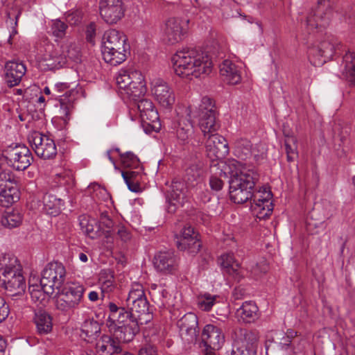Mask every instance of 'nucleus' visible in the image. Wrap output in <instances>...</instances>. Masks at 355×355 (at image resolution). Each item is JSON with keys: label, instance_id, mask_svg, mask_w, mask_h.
Masks as SVG:
<instances>
[{"label": "nucleus", "instance_id": "nucleus-1", "mask_svg": "<svg viewBox=\"0 0 355 355\" xmlns=\"http://www.w3.org/2000/svg\"><path fill=\"white\" fill-rule=\"evenodd\" d=\"M172 62L175 73L180 77L200 78L209 75L212 69V62L207 53L195 49L178 51Z\"/></svg>", "mask_w": 355, "mask_h": 355}, {"label": "nucleus", "instance_id": "nucleus-2", "mask_svg": "<svg viewBox=\"0 0 355 355\" xmlns=\"http://www.w3.org/2000/svg\"><path fill=\"white\" fill-rule=\"evenodd\" d=\"M18 259L10 254H0V286L11 297H21L26 283Z\"/></svg>", "mask_w": 355, "mask_h": 355}, {"label": "nucleus", "instance_id": "nucleus-3", "mask_svg": "<svg viewBox=\"0 0 355 355\" xmlns=\"http://www.w3.org/2000/svg\"><path fill=\"white\" fill-rule=\"evenodd\" d=\"M123 33L111 29L104 33L103 37L102 55L103 60L112 66H116L126 59V51L129 45Z\"/></svg>", "mask_w": 355, "mask_h": 355}, {"label": "nucleus", "instance_id": "nucleus-4", "mask_svg": "<svg viewBox=\"0 0 355 355\" xmlns=\"http://www.w3.org/2000/svg\"><path fill=\"white\" fill-rule=\"evenodd\" d=\"M258 175L252 171H240L232 174L230 180V198L234 203L242 204L251 200Z\"/></svg>", "mask_w": 355, "mask_h": 355}, {"label": "nucleus", "instance_id": "nucleus-5", "mask_svg": "<svg viewBox=\"0 0 355 355\" xmlns=\"http://www.w3.org/2000/svg\"><path fill=\"white\" fill-rule=\"evenodd\" d=\"M342 48L343 45L335 36L325 35L319 42L309 46V60L315 67L322 66L335 54L340 53Z\"/></svg>", "mask_w": 355, "mask_h": 355}, {"label": "nucleus", "instance_id": "nucleus-6", "mask_svg": "<svg viewBox=\"0 0 355 355\" xmlns=\"http://www.w3.org/2000/svg\"><path fill=\"white\" fill-rule=\"evenodd\" d=\"M116 81L119 89H123L132 101L144 97L146 93L144 76L139 71L121 69L116 77Z\"/></svg>", "mask_w": 355, "mask_h": 355}, {"label": "nucleus", "instance_id": "nucleus-7", "mask_svg": "<svg viewBox=\"0 0 355 355\" xmlns=\"http://www.w3.org/2000/svg\"><path fill=\"white\" fill-rule=\"evenodd\" d=\"M83 285L70 283L58 290L55 302L56 309L63 313L73 311L75 309L85 306Z\"/></svg>", "mask_w": 355, "mask_h": 355}, {"label": "nucleus", "instance_id": "nucleus-8", "mask_svg": "<svg viewBox=\"0 0 355 355\" xmlns=\"http://www.w3.org/2000/svg\"><path fill=\"white\" fill-rule=\"evenodd\" d=\"M125 306L133 315L137 316L138 322L141 320L147 322L150 320L151 317L149 302L141 284H137L132 286L126 298Z\"/></svg>", "mask_w": 355, "mask_h": 355}, {"label": "nucleus", "instance_id": "nucleus-9", "mask_svg": "<svg viewBox=\"0 0 355 355\" xmlns=\"http://www.w3.org/2000/svg\"><path fill=\"white\" fill-rule=\"evenodd\" d=\"M66 275L62 263L55 261L49 263L42 272L40 286L44 293L52 295L55 289H60Z\"/></svg>", "mask_w": 355, "mask_h": 355}, {"label": "nucleus", "instance_id": "nucleus-10", "mask_svg": "<svg viewBox=\"0 0 355 355\" xmlns=\"http://www.w3.org/2000/svg\"><path fill=\"white\" fill-rule=\"evenodd\" d=\"M140 113L141 126L146 134L157 132L161 129V123L157 110L153 102L143 97L133 101Z\"/></svg>", "mask_w": 355, "mask_h": 355}, {"label": "nucleus", "instance_id": "nucleus-11", "mask_svg": "<svg viewBox=\"0 0 355 355\" xmlns=\"http://www.w3.org/2000/svg\"><path fill=\"white\" fill-rule=\"evenodd\" d=\"M2 157L10 166L17 171L26 169L33 160L31 150L24 145L8 147L3 150Z\"/></svg>", "mask_w": 355, "mask_h": 355}, {"label": "nucleus", "instance_id": "nucleus-12", "mask_svg": "<svg viewBox=\"0 0 355 355\" xmlns=\"http://www.w3.org/2000/svg\"><path fill=\"white\" fill-rule=\"evenodd\" d=\"M272 197L271 191L265 187L259 190L254 189L253 197L250 200L251 209L259 220H265L271 215L273 209Z\"/></svg>", "mask_w": 355, "mask_h": 355}, {"label": "nucleus", "instance_id": "nucleus-13", "mask_svg": "<svg viewBox=\"0 0 355 355\" xmlns=\"http://www.w3.org/2000/svg\"><path fill=\"white\" fill-rule=\"evenodd\" d=\"M189 20L171 17L162 27L163 40L168 44H175L183 40L188 31Z\"/></svg>", "mask_w": 355, "mask_h": 355}, {"label": "nucleus", "instance_id": "nucleus-14", "mask_svg": "<svg viewBox=\"0 0 355 355\" xmlns=\"http://www.w3.org/2000/svg\"><path fill=\"white\" fill-rule=\"evenodd\" d=\"M331 17L329 0H318V7L306 17L304 25L309 34L318 28H324L329 24Z\"/></svg>", "mask_w": 355, "mask_h": 355}, {"label": "nucleus", "instance_id": "nucleus-15", "mask_svg": "<svg viewBox=\"0 0 355 355\" xmlns=\"http://www.w3.org/2000/svg\"><path fill=\"white\" fill-rule=\"evenodd\" d=\"M29 143L35 154L44 159H52L57 155L55 141L49 136L40 132H34L28 137Z\"/></svg>", "mask_w": 355, "mask_h": 355}, {"label": "nucleus", "instance_id": "nucleus-16", "mask_svg": "<svg viewBox=\"0 0 355 355\" xmlns=\"http://www.w3.org/2000/svg\"><path fill=\"white\" fill-rule=\"evenodd\" d=\"M125 12L123 0H101L99 12L103 21L110 25H114L121 21Z\"/></svg>", "mask_w": 355, "mask_h": 355}, {"label": "nucleus", "instance_id": "nucleus-17", "mask_svg": "<svg viewBox=\"0 0 355 355\" xmlns=\"http://www.w3.org/2000/svg\"><path fill=\"white\" fill-rule=\"evenodd\" d=\"M175 238L178 250L191 255L196 254L202 246L198 233L190 225L184 226Z\"/></svg>", "mask_w": 355, "mask_h": 355}, {"label": "nucleus", "instance_id": "nucleus-18", "mask_svg": "<svg viewBox=\"0 0 355 355\" xmlns=\"http://www.w3.org/2000/svg\"><path fill=\"white\" fill-rule=\"evenodd\" d=\"M52 96L58 99L60 105L62 118L66 121L69 119V115L73 108V102L75 99V92L70 89V85L67 83H58L55 84Z\"/></svg>", "mask_w": 355, "mask_h": 355}, {"label": "nucleus", "instance_id": "nucleus-19", "mask_svg": "<svg viewBox=\"0 0 355 355\" xmlns=\"http://www.w3.org/2000/svg\"><path fill=\"white\" fill-rule=\"evenodd\" d=\"M187 189L184 181L175 178L166 191L167 211L175 213L177 209L182 206L187 197Z\"/></svg>", "mask_w": 355, "mask_h": 355}, {"label": "nucleus", "instance_id": "nucleus-20", "mask_svg": "<svg viewBox=\"0 0 355 355\" xmlns=\"http://www.w3.org/2000/svg\"><path fill=\"white\" fill-rule=\"evenodd\" d=\"M207 157L211 159H223L229 153L228 143L217 132L204 137Z\"/></svg>", "mask_w": 355, "mask_h": 355}, {"label": "nucleus", "instance_id": "nucleus-21", "mask_svg": "<svg viewBox=\"0 0 355 355\" xmlns=\"http://www.w3.org/2000/svg\"><path fill=\"white\" fill-rule=\"evenodd\" d=\"M108 310L109 315L105 322L107 328L138 322L137 316L133 315L126 306H118L115 303L110 302Z\"/></svg>", "mask_w": 355, "mask_h": 355}, {"label": "nucleus", "instance_id": "nucleus-22", "mask_svg": "<svg viewBox=\"0 0 355 355\" xmlns=\"http://www.w3.org/2000/svg\"><path fill=\"white\" fill-rule=\"evenodd\" d=\"M152 93L163 107L171 108L175 103L173 90L162 79H155L152 82Z\"/></svg>", "mask_w": 355, "mask_h": 355}, {"label": "nucleus", "instance_id": "nucleus-23", "mask_svg": "<svg viewBox=\"0 0 355 355\" xmlns=\"http://www.w3.org/2000/svg\"><path fill=\"white\" fill-rule=\"evenodd\" d=\"M176 137L182 144L191 143L198 146L201 143L199 138L194 135V128L191 121L187 117H180L175 124Z\"/></svg>", "mask_w": 355, "mask_h": 355}, {"label": "nucleus", "instance_id": "nucleus-24", "mask_svg": "<svg viewBox=\"0 0 355 355\" xmlns=\"http://www.w3.org/2000/svg\"><path fill=\"white\" fill-rule=\"evenodd\" d=\"M153 264L157 271L164 274H171L178 269V258L173 251H161L155 254Z\"/></svg>", "mask_w": 355, "mask_h": 355}, {"label": "nucleus", "instance_id": "nucleus-25", "mask_svg": "<svg viewBox=\"0 0 355 355\" xmlns=\"http://www.w3.org/2000/svg\"><path fill=\"white\" fill-rule=\"evenodd\" d=\"M66 64V55H63L60 48L48 45L46 53L41 61L44 70H55L62 67Z\"/></svg>", "mask_w": 355, "mask_h": 355}, {"label": "nucleus", "instance_id": "nucleus-26", "mask_svg": "<svg viewBox=\"0 0 355 355\" xmlns=\"http://www.w3.org/2000/svg\"><path fill=\"white\" fill-rule=\"evenodd\" d=\"M201 338L205 346L212 350L220 349L225 343V336L221 329L211 324L205 325Z\"/></svg>", "mask_w": 355, "mask_h": 355}, {"label": "nucleus", "instance_id": "nucleus-27", "mask_svg": "<svg viewBox=\"0 0 355 355\" xmlns=\"http://www.w3.org/2000/svg\"><path fill=\"white\" fill-rule=\"evenodd\" d=\"M4 80L9 87L18 85L25 75L26 67L21 62L11 60L5 64Z\"/></svg>", "mask_w": 355, "mask_h": 355}, {"label": "nucleus", "instance_id": "nucleus-28", "mask_svg": "<svg viewBox=\"0 0 355 355\" xmlns=\"http://www.w3.org/2000/svg\"><path fill=\"white\" fill-rule=\"evenodd\" d=\"M122 343L113 337V334H103L96 344L100 355H114L123 352Z\"/></svg>", "mask_w": 355, "mask_h": 355}, {"label": "nucleus", "instance_id": "nucleus-29", "mask_svg": "<svg viewBox=\"0 0 355 355\" xmlns=\"http://www.w3.org/2000/svg\"><path fill=\"white\" fill-rule=\"evenodd\" d=\"M198 317L196 314L189 312L186 313L179 321L178 325L182 335H185L188 342H193L198 336Z\"/></svg>", "mask_w": 355, "mask_h": 355}, {"label": "nucleus", "instance_id": "nucleus-30", "mask_svg": "<svg viewBox=\"0 0 355 355\" xmlns=\"http://www.w3.org/2000/svg\"><path fill=\"white\" fill-rule=\"evenodd\" d=\"M107 329L109 333L113 334V337L119 340L122 343L131 342L139 331L138 322Z\"/></svg>", "mask_w": 355, "mask_h": 355}, {"label": "nucleus", "instance_id": "nucleus-31", "mask_svg": "<svg viewBox=\"0 0 355 355\" xmlns=\"http://www.w3.org/2000/svg\"><path fill=\"white\" fill-rule=\"evenodd\" d=\"M235 155L241 159H246L251 156L256 162H260L265 158V153L262 147L261 154H255V148H252L250 141L246 139H240L235 142Z\"/></svg>", "mask_w": 355, "mask_h": 355}, {"label": "nucleus", "instance_id": "nucleus-32", "mask_svg": "<svg viewBox=\"0 0 355 355\" xmlns=\"http://www.w3.org/2000/svg\"><path fill=\"white\" fill-rule=\"evenodd\" d=\"M220 73L223 80L230 85L239 84L241 80V76L236 65L231 60H225L220 64Z\"/></svg>", "mask_w": 355, "mask_h": 355}, {"label": "nucleus", "instance_id": "nucleus-33", "mask_svg": "<svg viewBox=\"0 0 355 355\" xmlns=\"http://www.w3.org/2000/svg\"><path fill=\"white\" fill-rule=\"evenodd\" d=\"M340 67L343 78L355 85V53L347 51L343 57Z\"/></svg>", "mask_w": 355, "mask_h": 355}, {"label": "nucleus", "instance_id": "nucleus-34", "mask_svg": "<svg viewBox=\"0 0 355 355\" xmlns=\"http://www.w3.org/2000/svg\"><path fill=\"white\" fill-rule=\"evenodd\" d=\"M259 309L252 301H246L237 309L236 316L239 321L245 323L254 322L258 318Z\"/></svg>", "mask_w": 355, "mask_h": 355}, {"label": "nucleus", "instance_id": "nucleus-35", "mask_svg": "<svg viewBox=\"0 0 355 355\" xmlns=\"http://www.w3.org/2000/svg\"><path fill=\"white\" fill-rule=\"evenodd\" d=\"M220 265L225 272L232 276L235 281L239 282L243 278L240 265L234 260L233 254L227 253L220 256Z\"/></svg>", "mask_w": 355, "mask_h": 355}, {"label": "nucleus", "instance_id": "nucleus-36", "mask_svg": "<svg viewBox=\"0 0 355 355\" xmlns=\"http://www.w3.org/2000/svg\"><path fill=\"white\" fill-rule=\"evenodd\" d=\"M259 334L257 331L240 328L236 332L234 343H241L249 347L257 349Z\"/></svg>", "mask_w": 355, "mask_h": 355}, {"label": "nucleus", "instance_id": "nucleus-37", "mask_svg": "<svg viewBox=\"0 0 355 355\" xmlns=\"http://www.w3.org/2000/svg\"><path fill=\"white\" fill-rule=\"evenodd\" d=\"M34 322L37 331L40 335L50 333L53 328L52 318L44 311L40 310L35 313Z\"/></svg>", "mask_w": 355, "mask_h": 355}, {"label": "nucleus", "instance_id": "nucleus-38", "mask_svg": "<svg viewBox=\"0 0 355 355\" xmlns=\"http://www.w3.org/2000/svg\"><path fill=\"white\" fill-rule=\"evenodd\" d=\"M204 170L201 162L191 164L185 169L184 181L189 186L194 187L202 180Z\"/></svg>", "mask_w": 355, "mask_h": 355}, {"label": "nucleus", "instance_id": "nucleus-39", "mask_svg": "<svg viewBox=\"0 0 355 355\" xmlns=\"http://www.w3.org/2000/svg\"><path fill=\"white\" fill-rule=\"evenodd\" d=\"M199 117V126L203 134V137H207V134L217 132L220 128L219 123L216 121V114H209Z\"/></svg>", "mask_w": 355, "mask_h": 355}, {"label": "nucleus", "instance_id": "nucleus-40", "mask_svg": "<svg viewBox=\"0 0 355 355\" xmlns=\"http://www.w3.org/2000/svg\"><path fill=\"white\" fill-rule=\"evenodd\" d=\"M42 201L46 213L54 216L60 213L62 207L64 206L63 200L51 193H45Z\"/></svg>", "mask_w": 355, "mask_h": 355}, {"label": "nucleus", "instance_id": "nucleus-41", "mask_svg": "<svg viewBox=\"0 0 355 355\" xmlns=\"http://www.w3.org/2000/svg\"><path fill=\"white\" fill-rule=\"evenodd\" d=\"M19 199V191L17 186L2 188L0 193V205L8 207Z\"/></svg>", "mask_w": 355, "mask_h": 355}, {"label": "nucleus", "instance_id": "nucleus-42", "mask_svg": "<svg viewBox=\"0 0 355 355\" xmlns=\"http://www.w3.org/2000/svg\"><path fill=\"white\" fill-rule=\"evenodd\" d=\"M80 224L82 230L89 238L92 239H97L103 234V232L100 229V225H98L94 219L83 220Z\"/></svg>", "mask_w": 355, "mask_h": 355}, {"label": "nucleus", "instance_id": "nucleus-43", "mask_svg": "<svg viewBox=\"0 0 355 355\" xmlns=\"http://www.w3.org/2000/svg\"><path fill=\"white\" fill-rule=\"evenodd\" d=\"M22 221V216L17 210L6 212L1 218V224L8 228H14L19 226Z\"/></svg>", "mask_w": 355, "mask_h": 355}, {"label": "nucleus", "instance_id": "nucleus-44", "mask_svg": "<svg viewBox=\"0 0 355 355\" xmlns=\"http://www.w3.org/2000/svg\"><path fill=\"white\" fill-rule=\"evenodd\" d=\"M82 333L88 338H94L101 332L99 323L94 319L86 320L81 329Z\"/></svg>", "mask_w": 355, "mask_h": 355}, {"label": "nucleus", "instance_id": "nucleus-45", "mask_svg": "<svg viewBox=\"0 0 355 355\" xmlns=\"http://www.w3.org/2000/svg\"><path fill=\"white\" fill-rule=\"evenodd\" d=\"M120 159L122 165L125 168H133L142 169L139 159L133 153L128 151L123 154H120Z\"/></svg>", "mask_w": 355, "mask_h": 355}, {"label": "nucleus", "instance_id": "nucleus-46", "mask_svg": "<svg viewBox=\"0 0 355 355\" xmlns=\"http://www.w3.org/2000/svg\"><path fill=\"white\" fill-rule=\"evenodd\" d=\"M209 114H216V108L213 99L208 96H204L198 107V116Z\"/></svg>", "mask_w": 355, "mask_h": 355}, {"label": "nucleus", "instance_id": "nucleus-47", "mask_svg": "<svg viewBox=\"0 0 355 355\" xmlns=\"http://www.w3.org/2000/svg\"><path fill=\"white\" fill-rule=\"evenodd\" d=\"M17 182L15 175L10 170H3L0 172L1 188H7L11 185L17 186Z\"/></svg>", "mask_w": 355, "mask_h": 355}, {"label": "nucleus", "instance_id": "nucleus-48", "mask_svg": "<svg viewBox=\"0 0 355 355\" xmlns=\"http://www.w3.org/2000/svg\"><path fill=\"white\" fill-rule=\"evenodd\" d=\"M217 295H212L209 293H205L198 297V306L203 311H208L214 306Z\"/></svg>", "mask_w": 355, "mask_h": 355}, {"label": "nucleus", "instance_id": "nucleus-49", "mask_svg": "<svg viewBox=\"0 0 355 355\" xmlns=\"http://www.w3.org/2000/svg\"><path fill=\"white\" fill-rule=\"evenodd\" d=\"M63 55H66V58H69L70 60L78 62L80 58V47L76 44H69L64 47L62 51Z\"/></svg>", "mask_w": 355, "mask_h": 355}, {"label": "nucleus", "instance_id": "nucleus-50", "mask_svg": "<svg viewBox=\"0 0 355 355\" xmlns=\"http://www.w3.org/2000/svg\"><path fill=\"white\" fill-rule=\"evenodd\" d=\"M67 28V25L60 19L52 21L51 32L55 37L62 38L66 34Z\"/></svg>", "mask_w": 355, "mask_h": 355}, {"label": "nucleus", "instance_id": "nucleus-51", "mask_svg": "<svg viewBox=\"0 0 355 355\" xmlns=\"http://www.w3.org/2000/svg\"><path fill=\"white\" fill-rule=\"evenodd\" d=\"M257 350L241 343H233L231 355H257Z\"/></svg>", "mask_w": 355, "mask_h": 355}, {"label": "nucleus", "instance_id": "nucleus-52", "mask_svg": "<svg viewBox=\"0 0 355 355\" xmlns=\"http://www.w3.org/2000/svg\"><path fill=\"white\" fill-rule=\"evenodd\" d=\"M98 225H100V227L101 226H103L107 229V238L110 236V234L112 232L115 231V227H114V222L109 216L107 212H103L101 214Z\"/></svg>", "mask_w": 355, "mask_h": 355}, {"label": "nucleus", "instance_id": "nucleus-53", "mask_svg": "<svg viewBox=\"0 0 355 355\" xmlns=\"http://www.w3.org/2000/svg\"><path fill=\"white\" fill-rule=\"evenodd\" d=\"M121 175L130 191L137 193L141 190L139 181L130 180V178L126 176V173H125V171H122Z\"/></svg>", "mask_w": 355, "mask_h": 355}, {"label": "nucleus", "instance_id": "nucleus-54", "mask_svg": "<svg viewBox=\"0 0 355 355\" xmlns=\"http://www.w3.org/2000/svg\"><path fill=\"white\" fill-rule=\"evenodd\" d=\"M168 297V292L164 288L163 286L160 285L157 294L153 295V300L156 303H160L164 304V300Z\"/></svg>", "mask_w": 355, "mask_h": 355}, {"label": "nucleus", "instance_id": "nucleus-55", "mask_svg": "<svg viewBox=\"0 0 355 355\" xmlns=\"http://www.w3.org/2000/svg\"><path fill=\"white\" fill-rule=\"evenodd\" d=\"M209 186L212 191H219L223 189L224 182L217 176L211 175L209 178Z\"/></svg>", "mask_w": 355, "mask_h": 355}, {"label": "nucleus", "instance_id": "nucleus-56", "mask_svg": "<svg viewBox=\"0 0 355 355\" xmlns=\"http://www.w3.org/2000/svg\"><path fill=\"white\" fill-rule=\"evenodd\" d=\"M118 236L121 239V241L126 242L129 241L131 238L130 233L128 230L122 225H117L115 227V231Z\"/></svg>", "mask_w": 355, "mask_h": 355}, {"label": "nucleus", "instance_id": "nucleus-57", "mask_svg": "<svg viewBox=\"0 0 355 355\" xmlns=\"http://www.w3.org/2000/svg\"><path fill=\"white\" fill-rule=\"evenodd\" d=\"M86 40L89 43L94 44V38L96 35V26L94 23H90L86 28Z\"/></svg>", "mask_w": 355, "mask_h": 355}, {"label": "nucleus", "instance_id": "nucleus-58", "mask_svg": "<svg viewBox=\"0 0 355 355\" xmlns=\"http://www.w3.org/2000/svg\"><path fill=\"white\" fill-rule=\"evenodd\" d=\"M138 355H157V349L153 345H145L139 349Z\"/></svg>", "mask_w": 355, "mask_h": 355}, {"label": "nucleus", "instance_id": "nucleus-59", "mask_svg": "<svg viewBox=\"0 0 355 355\" xmlns=\"http://www.w3.org/2000/svg\"><path fill=\"white\" fill-rule=\"evenodd\" d=\"M114 284L113 282L110 280L105 281L103 283L101 286V294L103 297H104L105 293H109L112 291L114 289Z\"/></svg>", "mask_w": 355, "mask_h": 355}, {"label": "nucleus", "instance_id": "nucleus-60", "mask_svg": "<svg viewBox=\"0 0 355 355\" xmlns=\"http://www.w3.org/2000/svg\"><path fill=\"white\" fill-rule=\"evenodd\" d=\"M9 315V306L6 302L0 305V322L7 318Z\"/></svg>", "mask_w": 355, "mask_h": 355}, {"label": "nucleus", "instance_id": "nucleus-61", "mask_svg": "<svg viewBox=\"0 0 355 355\" xmlns=\"http://www.w3.org/2000/svg\"><path fill=\"white\" fill-rule=\"evenodd\" d=\"M89 189H92L94 190V191L96 193V196L98 195V192L99 193H103L105 195H107L106 190L103 188H101V186L97 183L91 184L89 186Z\"/></svg>", "mask_w": 355, "mask_h": 355}, {"label": "nucleus", "instance_id": "nucleus-62", "mask_svg": "<svg viewBox=\"0 0 355 355\" xmlns=\"http://www.w3.org/2000/svg\"><path fill=\"white\" fill-rule=\"evenodd\" d=\"M139 169V171H130L125 172L126 176L129 177L130 180H131L139 181L137 178H138V176L140 175V171H141V169H140V168Z\"/></svg>", "mask_w": 355, "mask_h": 355}, {"label": "nucleus", "instance_id": "nucleus-63", "mask_svg": "<svg viewBox=\"0 0 355 355\" xmlns=\"http://www.w3.org/2000/svg\"><path fill=\"white\" fill-rule=\"evenodd\" d=\"M200 198L204 203L207 202L211 200V193L208 191H202L200 194Z\"/></svg>", "mask_w": 355, "mask_h": 355}, {"label": "nucleus", "instance_id": "nucleus-64", "mask_svg": "<svg viewBox=\"0 0 355 355\" xmlns=\"http://www.w3.org/2000/svg\"><path fill=\"white\" fill-rule=\"evenodd\" d=\"M88 298L91 302H96L99 299L98 293L94 291L89 292Z\"/></svg>", "mask_w": 355, "mask_h": 355}]
</instances>
